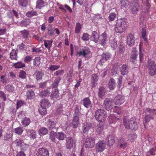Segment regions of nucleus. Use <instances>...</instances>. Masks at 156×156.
I'll return each mask as SVG.
<instances>
[{
  "instance_id": "nucleus-53",
  "label": "nucleus",
  "mask_w": 156,
  "mask_h": 156,
  "mask_svg": "<svg viewBox=\"0 0 156 156\" xmlns=\"http://www.w3.org/2000/svg\"><path fill=\"white\" fill-rule=\"evenodd\" d=\"M46 108L41 106L39 109V112L40 114L42 115H46L47 113Z\"/></svg>"
},
{
  "instance_id": "nucleus-16",
  "label": "nucleus",
  "mask_w": 156,
  "mask_h": 156,
  "mask_svg": "<svg viewBox=\"0 0 156 156\" xmlns=\"http://www.w3.org/2000/svg\"><path fill=\"white\" fill-rule=\"evenodd\" d=\"M92 124L90 122H85L83 124V133L87 134L88 133L89 130L91 128Z\"/></svg>"
},
{
  "instance_id": "nucleus-38",
  "label": "nucleus",
  "mask_w": 156,
  "mask_h": 156,
  "mask_svg": "<svg viewBox=\"0 0 156 156\" xmlns=\"http://www.w3.org/2000/svg\"><path fill=\"white\" fill-rule=\"evenodd\" d=\"M56 138L59 140H63L66 138V135L62 132H58L57 133Z\"/></svg>"
},
{
  "instance_id": "nucleus-31",
  "label": "nucleus",
  "mask_w": 156,
  "mask_h": 156,
  "mask_svg": "<svg viewBox=\"0 0 156 156\" xmlns=\"http://www.w3.org/2000/svg\"><path fill=\"white\" fill-rule=\"evenodd\" d=\"M56 124L55 122L49 120L47 122V126L49 129H56L55 127V125Z\"/></svg>"
},
{
  "instance_id": "nucleus-50",
  "label": "nucleus",
  "mask_w": 156,
  "mask_h": 156,
  "mask_svg": "<svg viewBox=\"0 0 156 156\" xmlns=\"http://www.w3.org/2000/svg\"><path fill=\"white\" fill-rule=\"evenodd\" d=\"M104 129V126L102 125H98L96 130L97 133L98 134H100L102 132Z\"/></svg>"
},
{
  "instance_id": "nucleus-9",
  "label": "nucleus",
  "mask_w": 156,
  "mask_h": 156,
  "mask_svg": "<svg viewBox=\"0 0 156 156\" xmlns=\"http://www.w3.org/2000/svg\"><path fill=\"white\" fill-rule=\"evenodd\" d=\"M113 103L112 99L107 98L104 100L103 105L107 110L109 111L112 108Z\"/></svg>"
},
{
  "instance_id": "nucleus-26",
  "label": "nucleus",
  "mask_w": 156,
  "mask_h": 156,
  "mask_svg": "<svg viewBox=\"0 0 156 156\" xmlns=\"http://www.w3.org/2000/svg\"><path fill=\"white\" fill-rule=\"evenodd\" d=\"M62 79V77L58 76L55 78L54 82L52 83L51 86L54 88H57L58 86L59 83Z\"/></svg>"
},
{
  "instance_id": "nucleus-15",
  "label": "nucleus",
  "mask_w": 156,
  "mask_h": 156,
  "mask_svg": "<svg viewBox=\"0 0 156 156\" xmlns=\"http://www.w3.org/2000/svg\"><path fill=\"white\" fill-rule=\"evenodd\" d=\"M66 142V146L67 149H70L73 147L74 142L72 137L69 136L67 137Z\"/></svg>"
},
{
  "instance_id": "nucleus-40",
  "label": "nucleus",
  "mask_w": 156,
  "mask_h": 156,
  "mask_svg": "<svg viewBox=\"0 0 156 156\" xmlns=\"http://www.w3.org/2000/svg\"><path fill=\"white\" fill-rule=\"evenodd\" d=\"M41 59L39 57H37L34 59L33 65L34 66H39L41 62Z\"/></svg>"
},
{
  "instance_id": "nucleus-54",
  "label": "nucleus",
  "mask_w": 156,
  "mask_h": 156,
  "mask_svg": "<svg viewBox=\"0 0 156 156\" xmlns=\"http://www.w3.org/2000/svg\"><path fill=\"white\" fill-rule=\"evenodd\" d=\"M48 33L50 36H52L54 34V32L53 29L52 28V26L50 24L49 25V27L48 28Z\"/></svg>"
},
{
  "instance_id": "nucleus-42",
  "label": "nucleus",
  "mask_w": 156,
  "mask_h": 156,
  "mask_svg": "<svg viewBox=\"0 0 156 156\" xmlns=\"http://www.w3.org/2000/svg\"><path fill=\"white\" fill-rule=\"evenodd\" d=\"M44 2L43 0H37L36 2V8L41 9L44 6Z\"/></svg>"
},
{
  "instance_id": "nucleus-12",
  "label": "nucleus",
  "mask_w": 156,
  "mask_h": 156,
  "mask_svg": "<svg viewBox=\"0 0 156 156\" xmlns=\"http://www.w3.org/2000/svg\"><path fill=\"white\" fill-rule=\"evenodd\" d=\"M37 156H49V153L47 149L45 147L40 148L37 151Z\"/></svg>"
},
{
  "instance_id": "nucleus-34",
  "label": "nucleus",
  "mask_w": 156,
  "mask_h": 156,
  "mask_svg": "<svg viewBox=\"0 0 156 156\" xmlns=\"http://www.w3.org/2000/svg\"><path fill=\"white\" fill-rule=\"evenodd\" d=\"M34 94V93L33 90L31 89L29 90L27 92V98L28 99H31L33 98Z\"/></svg>"
},
{
  "instance_id": "nucleus-55",
  "label": "nucleus",
  "mask_w": 156,
  "mask_h": 156,
  "mask_svg": "<svg viewBox=\"0 0 156 156\" xmlns=\"http://www.w3.org/2000/svg\"><path fill=\"white\" fill-rule=\"evenodd\" d=\"M30 20H29L25 19L21 21L20 25L22 27H27L30 23Z\"/></svg>"
},
{
  "instance_id": "nucleus-29",
  "label": "nucleus",
  "mask_w": 156,
  "mask_h": 156,
  "mask_svg": "<svg viewBox=\"0 0 156 156\" xmlns=\"http://www.w3.org/2000/svg\"><path fill=\"white\" fill-rule=\"evenodd\" d=\"M40 103L41 106L46 108L51 105V104L46 99H43Z\"/></svg>"
},
{
  "instance_id": "nucleus-63",
  "label": "nucleus",
  "mask_w": 156,
  "mask_h": 156,
  "mask_svg": "<svg viewBox=\"0 0 156 156\" xmlns=\"http://www.w3.org/2000/svg\"><path fill=\"white\" fill-rule=\"evenodd\" d=\"M59 67V66L51 65L50 66L49 69L50 70L54 71L58 69Z\"/></svg>"
},
{
  "instance_id": "nucleus-62",
  "label": "nucleus",
  "mask_w": 156,
  "mask_h": 156,
  "mask_svg": "<svg viewBox=\"0 0 156 156\" xmlns=\"http://www.w3.org/2000/svg\"><path fill=\"white\" fill-rule=\"evenodd\" d=\"M151 155L154 156L156 154V148H152L150 149L148 151Z\"/></svg>"
},
{
  "instance_id": "nucleus-43",
  "label": "nucleus",
  "mask_w": 156,
  "mask_h": 156,
  "mask_svg": "<svg viewBox=\"0 0 156 156\" xmlns=\"http://www.w3.org/2000/svg\"><path fill=\"white\" fill-rule=\"evenodd\" d=\"M81 25L79 23H76L75 33L78 34L80 33L82 29Z\"/></svg>"
},
{
  "instance_id": "nucleus-45",
  "label": "nucleus",
  "mask_w": 156,
  "mask_h": 156,
  "mask_svg": "<svg viewBox=\"0 0 156 156\" xmlns=\"http://www.w3.org/2000/svg\"><path fill=\"white\" fill-rule=\"evenodd\" d=\"M14 143L16 146L21 147V146L24 144V141L21 138L16 139L14 141Z\"/></svg>"
},
{
  "instance_id": "nucleus-64",
  "label": "nucleus",
  "mask_w": 156,
  "mask_h": 156,
  "mask_svg": "<svg viewBox=\"0 0 156 156\" xmlns=\"http://www.w3.org/2000/svg\"><path fill=\"white\" fill-rule=\"evenodd\" d=\"M90 35L87 33H84L82 37V40L84 41H88L89 39Z\"/></svg>"
},
{
  "instance_id": "nucleus-30",
  "label": "nucleus",
  "mask_w": 156,
  "mask_h": 156,
  "mask_svg": "<svg viewBox=\"0 0 156 156\" xmlns=\"http://www.w3.org/2000/svg\"><path fill=\"white\" fill-rule=\"evenodd\" d=\"M108 85L110 90H113L114 89L116 85L115 80L113 78H110L109 80Z\"/></svg>"
},
{
  "instance_id": "nucleus-51",
  "label": "nucleus",
  "mask_w": 156,
  "mask_h": 156,
  "mask_svg": "<svg viewBox=\"0 0 156 156\" xmlns=\"http://www.w3.org/2000/svg\"><path fill=\"white\" fill-rule=\"evenodd\" d=\"M50 94L49 91L47 90H44L41 91L39 94L40 96L42 97H44L49 96Z\"/></svg>"
},
{
  "instance_id": "nucleus-2",
  "label": "nucleus",
  "mask_w": 156,
  "mask_h": 156,
  "mask_svg": "<svg viewBox=\"0 0 156 156\" xmlns=\"http://www.w3.org/2000/svg\"><path fill=\"white\" fill-rule=\"evenodd\" d=\"M115 26V30L116 33H121L124 32L127 27L126 20L122 18L117 19Z\"/></svg>"
},
{
  "instance_id": "nucleus-24",
  "label": "nucleus",
  "mask_w": 156,
  "mask_h": 156,
  "mask_svg": "<svg viewBox=\"0 0 156 156\" xmlns=\"http://www.w3.org/2000/svg\"><path fill=\"white\" fill-rule=\"evenodd\" d=\"M107 143L108 145L109 146H112L114 144L115 140L114 136L112 135H109L107 137Z\"/></svg>"
},
{
  "instance_id": "nucleus-33",
  "label": "nucleus",
  "mask_w": 156,
  "mask_h": 156,
  "mask_svg": "<svg viewBox=\"0 0 156 156\" xmlns=\"http://www.w3.org/2000/svg\"><path fill=\"white\" fill-rule=\"evenodd\" d=\"M30 120L29 118L25 117L22 119L21 123L24 126H28L30 123Z\"/></svg>"
},
{
  "instance_id": "nucleus-3",
  "label": "nucleus",
  "mask_w": 156,
  "mask_h": 156,
  "mask_svg": "<svg viewBox=\"0 0 156 156\" xmlns=\"http://www.w3.org/2000/svg\"><path fill=\"white\" fill-rule=\"evenodd\" d=\"M81 113L79 111V108L78 105H76L74 108V113L72 120V127L74 129L77 127L79 124V116Z\"/></svg>"
},
{
  "instance_id": "nucleus-19",
  "label": "nucleus",
  "mask_w": 156,
  "mask_h": 156,
  "mask_svg": "<svg viewBox=\"0 0 156 156\" xmlns=\"http://www.w3.org/2000/svg\"><path fill=\"white\" fill-rule=\"evenodd\" d=\"M106 91L105 88L102 87H100L98 89V95L99 98L102 99L106 94Z\"/></svg>"
},
{
  "instance_id": "nucleus-11",
  "label": "nucleus",
  "mask_w": 156,
  "mask_h": 156,
  "mask_svg": "<svg viewBox=\"0 0 156 156\" xmlns=\"http://www.w3.org/2000/svg\"><path fill=\"white\" fill-rule=\"evenodd\" d=\"M95 140L93 137L87 138L84 144L86 148H90L93 147L95 144Z\"/></svg>"
},
{
  "instance_id": "nucleus-49",
  "label": "nucleus",
  "mask_w": 156,
  "mask_h": 156,
  "mask_svg": "<svg viewBox=\"0 0 156 156\" xmlns=\"http://www.w3.org/2000/svg\"><path fill=\"white\" fill-rule=\"evenodd\" d=\"M116 17V15L115 12L111 13L108 17V20L109 21H114Z\"/></svg>"
},
{
  "instance_id": "nucleus-14",
  "label": "nucleus",
  "mask_w": 156,
  "mask_h": 156,
  "mask_svg": "<svg viewBox=\"0 0 156 156\" xmlns=\"http://www.w3.org/2000/svg\"><path fill=\"white\" fill-rule=\"evenodd\" d=\"M125 101L124 97L122 95H119L115 98V103L116 105H121Z\"/></svg>"
},
{
  "instance_id": "nucleus-52",
  "label": "nucleus",
  "mask_w": 156,
  "mask_h": 156,
  "mask_svg": "<svg viewBox=\"0 0 156 156\" xmlns=\"http://www.w3.org/2000/svg\"><path fill=\"white\" fill-rule=\"evenodd\" d=\"M23 131V127L19 126L14 129V132L15 133L20 135Z\"/></svg>"
},
{
  "instance_id": "nucleus-20",
  "label": "nucleus",
  "mask_w": 156,
  "mask_h": 156,
  "mask_svg": "<svg viewBox=\"0 0 156 156\" xmlns=\"http://www.w3.org/2000/svg\"><path fill=\"white\" fill-rule=\"evenodd\" d=\"M120 70L121 74L123 75L127 74L128 73L129 69L128 66L126 64L122 65L120 68Z\"/></svg>"
},
{
  "instance_id": "nucleus-36",
  "label": "nucleus",
  "mask_w": 156,
  "mask_h": 156,
  "mask_svg": "<svg viewBox=\"0 0 156 156\" xmlns=\"http://www.w3.org/2000/svg\"><path fill=\"white\" fill-rule=\"evenodd\" d=\"M18 2L19 5L24 7H26L28 4V0H18Z\"/></svg>"
},
{
  "instance_id": "nucleus-39",
  "label": "nucleus",
  "mask_w": 156,
  "mask_h": 156,
  "mask_svg": "<svg viewBox=\"0 0 156 156\" xmlns=\"http://www.w3.org/2000/svg\"><path fill=\"white\" fill-rule=\"evenodd\" d=\"M44 46L45 48H47L48 49H50L52 45L53 41L48 40H44Z\"/></svg>"
},
{
  "instance_id": "nucleus-1",
  "label": "nucleus",
  "mask_w": 156,
  "mask_h": 156,
  "mask_svg": "<svg viewBox=\"0 0 156 156\" xmlns=\"http://www.w3.org/2000/svg\"><path fill=\"white\" fill-rule=\"evenodd\" d=\"M123 123L125 128L127 129L135 131L138 129V124L136 118L135 117L130 118L128 116L125 117L123 119Z\"/></svg>"
},
{
  "instance_id": "nucleus-7",
  "label": "nucleus",
  "mask_w": 156,
  "mask_h": 156,
  "mask_svg": "<svg viewBox=\"0 0 156 156\" xmlns=\"http://www.w3.org/2000/svg\"><path fill=\"white\" fill-rule=\"evenodd\" d=\"M106 141L103 140H100L98 141L96 144V150L97 152L103 151L106 147Z\"/></svg>"
},
{
  "instance_id": "nucleus-47",
  "label": "nucleus",
  "mask_w": 156,
  "mask_h": 156,
  "mask_svg": "<svg viewBox=\"0 0 156 156\" xmlns=\"http://www.w3.org/2000/svg\"><path fill=\"white\" fill-rule=\"evenodd\" d=\"M154 119V117L152 115H147L144 117L145 121L146 123L148 122L151 119Z\"/></svg>"
},
{
  "instance_id": "nucleus-5",
  "label": "nucleus",
  "mask_w": 156,
  "mask_h": 156,
  "mask_svg": "<svg viewBox=\"0 0 156 156\" xmlns=\"http://www.w3.org/2000/svg\"><path fill=\"white\" fill-rule=\"evenodd\" d=\"M147 68L150 76H153L156 75V64L154 61L148 60Z\"/></svg>"
},
{
  "instance_id": "nucleus-57",
  "label": "nucleus",
  "mask_w": 156,
  "mask_h": 156,
  "mask_svg": "<svg viewBox=\"0 0 156 156\" xmlns=\"http://www.w3.org/2000/svg\"><path fill=\"white\" fill-rule=\"evenodd\" d=\"M43 74L42 72L41 71H38L36 73L35 75L36 78L37 80H40L41 79Z\"/></svg>"
},
{
  "instance_id": "nucleus-6",
  "label": "nucleus",
  "mask_w": 156,
  "mask_h": 156,
  "mask_svg": "<svg viewBox=\"0 0 156 156\" xmlns=\"http://www.w3.org/2000/svg\"><path fill=\"white\" fill-rule=\"evenodd\" d=\"M140 3L137 0H134L130 5L131 12L133 14H136L140 9Z\"/></svg>"
},
{
  "instance_id": "nucleus-60",
  "label": "nucleus",
  "mask_w": 156,
  "mask_h": 156,
  "mask_svg": "<svg viewBox=\"0 0 156 156\" xmlns=\"http://www.w3.org/2000/svg\"><path fill=\"white\" fill-rule=\"evenodd\" d=\"M18 50L23 51L26 48V46L24 44L21 43L18 45Z\"/></svg>"
},
{
  "instance_id": "nucleus-44",
  "label": "nucleus",
  "mask_w": 156,
  "mask_h": 156,
  "mask_svg": "<svg viewBox=\"0 0 156 156\" xmlns=\"http://www.w3.org/2000/svg\"><path fill=\"white\" fill-rule=\"evenodd\" d=\"M6 90L9 92H12L14 90L15 87L12 85L8 84L5 87Z\"/></svg>"
},
{
  "instance_id": "nucleus-18",
  "label": "nucleus",
  "mask_w": 156,
  "mask_h": 156,
  "mask_svg": "<svg viewBox=\"0 0 156 156\" xmlns=\"http://www.w3.org/2000/svg\"><path fill=\"white\" fill-rule=\"evenodd\" d=\"M82 104L86 108H90L91 107V103L88 98L83 99L82 101Z\"/></svg>"
},
{
  "instance_id": "nucleus-58",
  "label": "nucleus",
  "mask_w": 156,
  "mask_h": 156,
  "mask_svg": "<svg viewBox=\"0 0 156 156\" xmlns=\"http://www.w3.org/2000/svg\"><path fill=\"white\" fill-rule=\"evenodd\" d=\"M64 73L63 70H60L56 71L54 73V75L55 76L61 77V76H62Z\"/></svg>"
},
{
  "instance_id": "nucleus-56",
  "label": "nucleus",
  "mask_w": 156,
  "mask_h": 156,
  "mask_svg": "<svg viewBox=\"0 0 156 156\" xmlns=\"http://www.w3.org/2000/svg\"><path fill=\"white\" fill-rule=\"evenodd\" d=\"M62 108V105H60L58 107L56 111L55 112V114L56 115H58L59 114H61V113H62V112L63 111Z\"/></svg>"
},
{
  "instance_id": "nucleus-28",
  "label": "nucleus",
  "mask_w": 156,
  "mask_h": 156,
  "mask_svg": "<svg viewBox=\"0 0 156 156\" xmlns=\"http://www.w3.org/2000/svg\"><path fill=\"white\" fill-rule=\"evenodd\" d=\"M48 129L45 127H41L38 131L39 135L41 136H43L48 133Z\"/></svg>"
},
{
  "instance_id": "nucleus-37",
  "label": "nucleus",
  "mask_w": 156,
  "mask_h": 156,
  "mask_svg": "<svg viewBox=\"0 0 156 156\" xmlns=\"http://www.w3.org/2000/svg\"><path fill=\"white\" fill-rule=\"evenodd\" d=\"M27 133L29 136H30L33 139L36 138V131L33 130H28Z\"/></svg>"
},
{
  "instance_id": "nucleus-59",
  "label": "nucleus",
  "mask_w": 156,
  "mask_h": 156,
  "mask_svg": "<svg viewBox=\"0 0 156 156\" xmlns=\"http://www.w3.org/2000/svg\"><path fill=\"white\" fill-rule=\"evenodd\" d=\"M20 33H21L22 35L24 38H27L29 34V32L27 30H24L21 31H20Z\"/></svg>"
},
{
  "instance_id": "nucleus-21",
  "label": "nucleus",
  "mask_w": 156,
  "mask_h": 156,
  "mask_svg": "<svg viewBox=\"0 0 156 156\" xmlns=\"http://www.w3.org/2000/svg\"><path fill=\"white\" fill-rule=\"evenodd\" d=\"M137 55L135 50L133 51L131 53L130 60L133 64H136V62Z\"/></svg>"
},
{
  "instance_id": "nucleus-61",
  "label": "nucleus",
  "mask_w": 156,
  "mask_h": 156,
  "mask_svg": "<svg viewBox=\"0 0 156 156\" xmlns=\"http://www.w3.org/2000/svg\"><path fill=\"white\" fill-rule=\"evenodd\" d=\"M142 38L144 39V41L147 42V39L146 37V30L144 29H142Z\"/></svg>"
},
{
  "instance_id": "nucleus-4",
  "label": "nucleus",
  "mask_w": 156,
  "mask_h": 156,
  "mask_svg": "<svg viewBox=\"0 0 156 156\" xmlns=\"http://www.w3.org/2000/svg\"><path fill=\"white\" fill-rule=\"evenodd\" d=\"M106 117L105 111L102 109H98L95 112V119L99 122H103Z\"/></svg>"
},
{
  "instance_id": "nucleus-23",
  "label": "nucleus",
  "mask_w": 156,
  "mask_h": 156,
  "mask_svg": "<svg viewBox=\"0 0 156 156\" xmlns=\"http://www.w3.org/2000/svg\"><path fill=\"white\" fill-rule=\"evenodd\" d=\"M112 55L109 53H103L101 55L102 59L100 62H104L105 61L109 60L111 57Z\"/></svg>"
},
{
  "instance_id": "nucleus-13",
  "label": "nucleus",
  "mask_w": 156,
  "mask_h": 156,
  "mask_svg": "<svg viewBox=\"0 0 156 156\" xmlns=\"http://www.w3.org/2000/svg\"><path fill=\"white\" fill-rule=\"evenodd\" d=\"M135 41V38L133 34H129L127 37V44L129 46H133Z\"/></svg>"
},
{
  "instance_id": "nucleus-48",
  "label": "nucleus",
  "mask_w": 156,
  "mask_h": 156,
  "mask_svg": "<svg viewBox=\"0 0 156 156\" xmlns=\"http://www.w3.org/2000/svg\"><path fill=\"white\" fill-rule=\"evenodd\" d=\"M27 75V74L25 71L22 70L20 72L18 76L21 79H24L26 78Z\"/></svg>"
},
{
  "instance_id": "nucleus-41",
  "label": "nucleus",
  "mask_w": 156,
  "mask_h": 156,
  "mask_svg": "<svg viewBox=\"0 0 156 156\" xmlns=\"http://www.w3.org/2000/svg\"><path fill=\"white\" fill-rule=\"evenodd\" d=\"M37 15V12L34 10L28 11L26 14V16L28 17H31Z\"/></svg>"
},
{
  "instance_id": "nucleus-17",
  "label": "nucleus",
  "mask_w": 156,
  "mask_h": 156,
  "mask_svg": "<svg viewBox=\"0 0 156 156\" xmlns=\"http://www.w3.org/2000/svg\"><path fill=\"white\" fill-rule=\"evenodd\" d=\"M98 80V76L97 74H93L92 75L90 83V86L92 87H94L96 86Z\"/></svg>"
},
{
  "instance_id": "nucleus-22",
  "label": "nucleus",
  "mask_w": 156,
  "mask_h": 156,
  "mask_svg": "<svg viewBox=\"0 0 156 156\" xmlns=\"http://www.w3.org/2000/svg\"><path fill=\"white\" fill-rule=\"evenodd\" d=\"M91 40L95 43H97L99 39V34L96 31H94L92 32L91 36Z\"/></svg>"
},
{
  "instance_id": "nucleus-25",
  "label": "nucleus",
  "mask_w": 156,
  "mask_h": 156,
  "mask_svg": "<svg viewBox=\"0 0 156 156\" xmlns=\"http://www.w3.org/2000/svg\"><path fill=\"white\" fill-rule=\"evenodd\" d=\"M59 92L57 88L55 89L52 91L51 95V99L55 100L57 99L59 95Z\"/></svg>"
},
{
  "instance_id": "nucleus-10",
  "label": "nucleus",
  "mask_w": 156,
  "mask_h": 156,
  "mask_svg": "<svg viewBox=\"0 0 156 156\" xmlns=\"http://www.w3.org/2000/svg\"><path fill=\"white\" fill-rule=\"evenodd\" d=\"M109 38L105 32L102 33L100 37L99 43L101 45L104 46L106 45L108 41Z\"/></svg>"
},
{
  "instance_id": "nucleus-8",
  "label": "nucleus",
  "mask_w": 156,
  "mask_h": 156,
  "mask_svg": "<svg viewBox=\"0 0 156 156\" xmlns=\"http://www.w3.org/2000/svg\"><path fill=\"white\" fill-rule=\"evenodd\" d=\"M77 54L79 56H83L85 58H88L91 55V53L89 48H86L82 49L79 52H77Z\"/></svg>"
},
{
  "instance_id": "nucleus-46",
  "label": "nucleus",
  "mask_w": 156,
  "mask_h": 156,
  "mask_svg": "<svg viewBox=\"0 0 156 156\" xmlns=\"http://www.w3.org/2000/svg\"><path fill=\"white\" fill-rule=\"evenodd\" d=\"M145 113H148L150 114L149 115H152L154 116L156 114V110L155 109H152L149 108H147L146 109Z\"/></svg>"
},
{
  "instance_id": "nucleus-35",
  "label": "nucleus",
  "mask_w": 156,
  "mask_h": 156,
  "mask_svg": "<svg viewBox=\"0 0 156 156\" xmlns=\"http://www.w3.org/2000/svg\"><path fill=\"white\" fill-rule=\"evenodd\" d=\"M13 66L15 68L19 69L24 67L25 66V64L24 63H23L21 62H19L14 63Z\"/></svg>"
},
{
  "instance_id": "nucleus-32",
  "label": "nucleus",
  "mask_w": 156,
  "mask_h": 156,
  "mask_svg": "<svg viewBox=\"0 0 156 156\" xmlns=\"http://www.w3.org/2000/svg\"><path fill=\"white\" fill-rule=\"evenodd\" d=\"M57 136V133L51 130L49 134V138L52 142H55V137Z\"/></svg>"
},
{
  "instance_id": "nucleus-27",
  "label": "nucleus",
  "mask_w": 156,
  "mask_h": 156,
  "mask_svg": "<svg viewBox=\"0 0 156 156\" xmlns=\"http://www.w3.org/2000/svg\"><path fill=\"white\" fill-rule=\"evenodd\" d=\"M18 52V50H15L14 49H12L10 54V57L12 59L15 60H17L18 57L17 56V54Z\"/></svg>"
}]
</instances>
